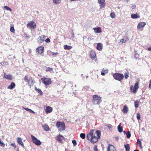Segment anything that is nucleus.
<instances>
[{"instance_id":"nucleus-50","label":"nucleus","mask_w":151,"mask_h":151,"mask_svg":"<svg viewBox=\"0 0 151 151\" xmlns=\"http://www.w3.org/2000/svg\"><path fill=\"white\" fill-rule=\"evenodd\" d=\"M149 88L151 89V79L150 81V83L149 86Z\"/></svg>"},{"instance_id":"nucleus-27","label":"nucleus","mask_w":151,"mask_h":151,"mask_svg":"<svg viewBox=\"0 0 151 151\" xmlns=\"http://www.w3.org/2000/svg\"><path fill=\"white\" fill-rule=\"evenodd\" d=\"M128 108L126 106H124L122 110V112L124 114L127 113L128 112Z\"/></svg>"},{"instance_id":"nucleus-51","label":"nucleus","mask_w":151,"mask_h":151,"mask_svg":"<svg viewBox=\"0 0 151 151\" xmlns=\"http://www.w3.org/2000/svg\"><path fill=\"white\" fill-rule=\"evenodd\" d=\"M136 8V5L134 4L132 6V9H134Z\"/></svg>"},{"instance_id":"nucleus-42","label":"nucleus","mask_w":151,"mask_h":151,"mask_svg":"<svg viewBox=\"0 0 151 151\" xmlns=\"http://www.w3.org/2000/svg\"><path fill=\"white\" fill-rule=\"evenodd\" d=\"M139 56V55L138 54L136 51H135L134 57L135 58H137Z\"/></svg>"},{"instance_id":"nucleus-10","label":"nucleus","mask_w":151,"mask_h":151,"mask_svg":"<svg viewBox=\"0 0 151 151\" xmlns=\"http://www.w3.org/2000/svg\"><path fill=\"white\" fill-rule=\"evenodd\" d=\"M44 47L42 46H40L36 48V52L37 54H41L44 52Z\"/></svg>"},{"instance_id":"nucleus-21","label":"nucleus","mask_w":151,"mask_h":151,"mask_svg":"<svg viewBox=\"0 0 151 151\" xmlns=\"http://www.w3.org/2000/svg\"><path fill=\"white\" fill-rule=\"evenodd\" d=\"M128 40V39L126 37H124L122 39L120 42V44H122L126 42Z\"/></svg>"},{"instance_id":"nucleus-29","label":"nucleus","mask_w":151,"mask_h":151,"mask_svg":"<svg viewBox=\"0 0 151 151\" xmlns=\"http://www.w3.org/2000/svg\"><path fill=\"white\" fill-rule=\"evenodd\" d=\"M124 146L125 148L126 151H129L130 150V148L129 144L124 145Z\"/></svg>"},{"instance_id":"nucleus-48","label":"nucleus","mask_w":151,"mask_h":151,"mask_svg":"<svg viewBox=\"0 0 151 151\" xmlns=\"http://www.w3.org/2000/svg\"><path fill=\"white\" fill-rule=\"evenodd\" d=\"M45 41L46 42H47V43L50 42V39L48 38H47L45 40Z\"/></svg>"},{"instance_id":"nucleus-34","label":"nucleus","mask_w":151,"mask_h":151,"mask_svg":"<svg viewBox=\"0 0 151 151\" xmlns=\"http://www.w3.org/2000/svg\"><path fill=\"white\" fill-rule=\"evenodd\" d=\"M137 143L139 145V146L140 148H142V142L139 139H138L137 140Z\"/></svg>"},{"instance_id":"nucleus-45","label":"nucleus","mask_w":151,"mask_h":151,"mask_svg":"<svg viewBox=\"0 0 151 151\" xmlns=\"http://www.w3.org/2000/svg\"><path fill=\"white\" fill-rule=\"evenodd\" d=\"M72 142L73 144V146H75L77 145V143L76 141L75 140H73L72 141Z\"/></svg>"},{"instance_id":"nucleus-2","label":"nucleus","mask_w":151,"mask_h":151,"mask_svg":"<svg viewBox=\"0 0 151 151\" xmlns=\"http://www.w3.org/2000/svg\"><path fill=\"white\" fill-rule=\"evenodd\" d=\"M91 100L93 104L99 105L102 101V98L98 95H94L93 96Z\"/></svg>"},{"instance_id":"nucleus-15","label":"nucleus","mask_w":151,"mask_h":151,"mask_svg":"<svg viewBox=\"0 0 151 151\" xmlns=\"http://www.w3.org/2000/svg\"><path fill=\"white\" fill-rule=\"evenodd\" d=\"M52 111V107L49 106H47L45 109V112L47 114L50 113Z\"/></svg>"},{"instance_id":"nucleus-7","label":"nucleus","mask_w":151,"mask_h":151,"mask_svg":"<svg viewBox=\"0 0 151 151\" xmlns=\"http://www.w3.org/2000/svg\"><path fill=\"white\" fill-rule=\"evenodd\" d=\"M24 80L30 86H33V82L32 79L31 78L30 79L27 75H26L24 76Z\"/></svg>"},{"instance_id":"nucleus-1","label":"nucleus","mask_w":151,"mask_h":151,"mask_svg":"<svg viewBox=\"0 0 151 151\" xmlns=\"http://www.w3.org/2000/svg\"><path fill=\"white\" fill-rule=\"evenodd\" d=\"M94 130L91 129L89 133L86 136V138L88 140H90V142L94 143L98 141V139L100 138L101 132L99 130L96 131L95 133H94Z\"/></svg>"},{"instance_id":"nucleus-43","label":"nucleus","mask_w":151,"mask_h":151,"mask_svg":"<svg viewBox=\"0 0 151 151\" xmlns=\"http://www.w3.org/2000/svg\"><path fill=\"white\" fill-rule=\"evenodd\" d=\"M137 118L138 120H139L140 119V114L139 113H137Z\"/></svg>"},{"instance_id":"nucleus-19","label":"nucleus","mask_w":151,"mask_h":151,"mask_svg":"<svg viewBox=\"0 0 151 151\" xmlns=\"http://www.w3.org/2000/svg\"><path fill=\"white\" fill-rule=\"evenodd\" d=\"M46 36L43 35L39 37V39L38 40V42L39 43H42L45 40V38L46 37Z\"/></svg>"},{"instance_id":"nucleus-5","label":"nucleus","mask_w":151,"mask_h":151,"mask_svg":"<svg viewBox=\"0 0 151 151\" xmlns=\"http://www.w3.org/2000/svg\"><path fill=\"white\" fill-rule=\"evenodd\" d=\"M114 79L119 81H121L122 80L124 77V76L121 73H116L113 75Z\"/></svg>"},{"instance_id":"nucleus-9","label":"nucleus","mask_w":151,"mask_h":151,"mask_svg":"<svg viewBox=\"0 0 151 151\" xmlns=\"http://www.w3.org/2000/svg\"><path fill=\"white\" fill-rule=\"evenodd\" d=\"M31 136L32 139V141L34 143L37 145H40L41 144V142L40 140L37 139L34 136L31 134Z\"/></svg>"},{"instance_id":"nucleus-40","label":"nucleus","mask_w":151,"mask_h":151,"mask_svg":"<svg viewBox=\"0 0 151 151\" xmlns=\"http://www.w3.org/2000/svg\"><path fill=\"white\" fill-rule=\"evenodd\" d=\"M80 136L82 139H84L85 138V134L84 133H81L80 134Z\"/></svg>"},{"instance_id":"nucleus-4","label":"nucleus","mask_w":151,"mask_h":151,"mask_svg":"<svg viewBox=\"0 0 151 151\" xmlns=\"http://www.w3.org/2000/svg\"><path fill=\"white\" fill-rule=\"evenodd\" d=\"M139 87V84L138 82H137L134 86H131L130 88V92L132 93H136Z\"/></svg>"},{"instance_id":"nucleus-31","label":"nucleus","mask_w":151,"mask_h":151,"mask_svg":"<svg viewBox=\"0 0 151 151\" xmlns=\"http://www.w3.org/2000/svg\"><path fill=\"white\" fill-rule=\"evenodd\" d=\"M64 49L65 50H70L72 48L71 46H68L67 45H64Z\"/></svg>"},{"instance_id":"nucleus-54","label":"nucleus","mask_w":151,"mask_h":151,"mask_svg":"<svg viewBox=\"0 0 151 151\" xmlns=\"http://www.w3.org/2000/svg\"><path fill=\"white\" fill-rule=\"evenodd\" d=\"M74 34H73L72 35V37H73V38L74 37Z\"/></svg>"},{"instance_id":"nucleus-20","label":"nucleus","mask_w":151,"mask_h":151,"mask_svg":"<svg viewBox=\"0 0 151 151\" xmlns=\"http://www.w3.org/2000/svg\"><path fill=\"white\" fill-rule=\"evenodd\" d=\"M64 138L63 136L60 134H59L57 136V140L60 143H62V139Z\"/></svg>"},{"instance_id":"nucleus-22","label":"nucleus","mask_w":151,"mask_h":151,"mask_svg":"<svg viewBox=\"0 0 151 151\" xmlns=\"http://www.w3.org/2000/svg\"><path fill=\"white\" fill-rule=\"evenodd\" d=\"M16 86L15 84L13 82H12L10 85L7 88L9 89H12L14 88Z\"/></svg>"},{"instance_id":"nucleus-8","label":"nucleus","mask_w":151,"mask_h":151,"mask_svg":"<svg viewBox=\"0 0 151 151\" xmlns=\"http://www.w3.org/2000/svg\"><path fill=\"white\" fill-rule=\"evenodd\" d=\"M42 83L46 86L52 83L51 80L49 78H42L41 79Z\"/></svg>"},{"instance_id":"nucleus-35","label":"nucleus","mask_w":151,"mask_h":151,"mask_svg":"<svg viewBox=\"0 0 151 151\" xmlns=\"http://www.w3.org/2000/svg\"><path fill=\"white\" fill-rule=\"evenodd\" d=\"M45 70L47 72L50 71L52 72L53 70V69L50 67H48L46 68Z\"/></svg>"},{"instance_id":"nucleus-25","label":"nucleus","mask_w":151,"mask_h":151,"mask_svg":"<svg viewBox=\"0 0 151 151\" xmlns=\"http://www.w3.org/2000/svg\"><path fill=\"white\" fill-rule=\"evenodd\" d=\"M108 72V70L107 69L103 68L101 73V75L102 76H104Z\"/></svg>"},{"instance_id":"nucleus-57","label":"nucleus","mask_w":151,"mask_h":151,"mask_svg":"<svg viewBox=\"0 0 151 151\" xmlns=\"http://www.w3.org/2000/svg\"><path fill=\"white\" fill-rule=\"evenodd\" d=\"M127 2H128L129 1V0H126Z\"/></svg>"},{"instance_id":"nucleus-18","label":"nucleus","mask_w":151,"mask_h":151,"mask_svg":"<svg viewBox=\"0 0 151 151\" xmlns=\"http://www.w3.org/2000/svg\"><path fill=\"white\" fill-rule=\"evenodd\" d=\"M93 29L96 33H100L101 32V29L100 27H97L96 28H93Z\"/></svg>"},{"instance_id":"nucleus-46","label":"nucleus","mask_w":151,"mask_h":151,"mask_svg":"<svg viewBox=\"0 0 151 151\" xmlns=\"http://www.w3.org/2000/svg\"><path fill=\"white\" fill-rule=\"evenodd\" d=\"M10 145L11 146H13L15 149L17 147L16 145H15L14 143H12Z\"/></svg>"},{"instance_id":"nucleus-36","label":"nucleus","mask_w":151,"mask_h":151,"mask_svg":"<svg viewBox=\"0 0 151 151\" xmlns=\"http://www.w3.org/2000/svg\"><path fill=\"white\" fill-rule=\"evenodd\" d=\"M23 108L24 109H25V110L27 111H29L30 112H32V113H35V112L33 111H32L31 109H29L28 108H25L24 107H23Z\"/></svg>"},{"instance_id":"nucleus-58","label":"nucleus","mask_w":151,"mask_h":151,"mask_svg":"<svg viewBox=\"0 0 151 151\" xmlns=\"http://www.w3.org/2000/svg\"><path fill=\"white\" fill-rule=\"evenodd\" d=\"M84 37L86 38V37H84Z\"/></svg>"},{"instance_id":"nucleus-56","label":"nucleus","mask_w":151,"mask_h":151,"mask_svg":"<svg viewBox=\"0 0 151 151\" xmlns=\"http://www.w3.org/2000/svg\"><path fill=\"white\" fill-rule=\"evenodd\" d=\"M134 151H139L138 150H135Z\"/></svg>"},{"instance_id":"nucleus-17","label":"nucleus","mask_w":151,"mask_h":151,"mask_svg":"<svg viewBox=\"0 0 151 151\" xmlns=\"http://www.w3.org/2000/svg\"><path fill=\"white\" fill-rule=\"evenodd\" d=\"M17 143L21 145L22 147H24V146L22 142V139L20 137H18L17 138Z\"/></svg>"},{"instance_id":"nucleus-32","label":"nucleus","mask_w":151,"mask_h":151,"mask_svg":"<svg viewBox=\"0 0 151 151\" xmlns=\"http://www.w3.org/2000/svg\"><path fill=\"white\" fill-rule=\"evenodd\" d=\"M139 101L138 100H136L134 102L135 107L137 108L138 107L139 105Z\"/></svg>"},{"instance_id":"nucleus-33","label":"nucleus","mask_w":151,"mask_h":151,"mask_svg":"<svg viewBox=\"0 0 151 151\" xmlns=\"http://www.w3.org/2000/svg\"><path fill=\"white\" fill-rule=\"evenodd\" d=\"M61 0H53V2L54 4H60Z\"/></svg>"},{"instance_id":"nucleus-59","label":"nucleus","mask_w":151,"mask_h":151,"mask_svg":"<svg viewBox=\"0 0 151 151\" xmlns=\"http://www.w3.org/2000/svg\"><path fill=\"white\" fill-rule=\"evenodd\" d=\"M0 141H1V139H0Z\"/></svg>"},{"instance_id":"nucleus-52","label":"nucleus","mask_w":151,"mask_h":151,"mask_svg":"<svg viewBox=\"0 0 151 151\" xmlns=\"http://www.w3.org/2000/svg\"><path fill=\"white\" fill-rule=\"evenodd\" d=\"M147 50L151 52V47H148L147 48Z\"/></svg>"},{"instance_id":"nucleus-23","label":"nucleus","mask_w":151,"mask_h":151,"mask_svg":"<svg viewBox=\"0 0 151 151\" xmlns=\"http://www.w3.org/2000/svg\"><path fill=\"white\" fill-rule=\"evenodd\" d=\"M131 17L132 19H137L140 17V16L139 14H132L131 15Z\"/></svg>"},{"instance_id":"nucleus-55","label":"nucleus","mask_w":151,"mask_h":151,"mask_svg":"<svg viewBox=\"0 0 151 151\" xmlns=\"http://www.w3.org/2000/svg\"><path fill=\"white\" fill-rule=\"evenodd\" d=\"M16 151H19V148H18Z\"/></svg>"},{"instance_id":"nucleus-13","label":"nucleus","mask_w":151,"mask_h":151,"mask_svg":"<svg viewBox=\"0 0 151 151\" xmlns=\"http://www.w3.org/2000/svg\"><path fill=\"white\" fill-rule=\"evenodd\" d=\"M98 3L99 4L100 8L102 9L104 8L105 6V0H98Z\"/></svg>"},{"instance_id":"nucleus-41","label":"nucleus","mask_w":151,"mask_h":151,"mask_svg":"<svg viewBox=\"0 0 151 151\" xmlns=\"http://www.w3.org/2000/svg\"><path fill=\"white\" fill-rule=\"evenodd\" d=\"M110 16L112 18H114L116 16L115 14L114 13H111L110 14Z\"/></svg>"},{"instance_id":"nucleus-16","label":"nucleus","mask_w":151,"mask_h":151,"mask_svg":"<svg viewBox=\"0 0 151 151\" xmlns=\"http://www.w3.org/2000/svg\"><path fill=\"white\" fill-rule=\"evenodd\" d=\"M3 78H4L9 80H11L12 79V75L10 74L6 75L5 73L4 74Z\"/></svg>"},{"instance_id":"nucleus-24","label":"nucleus","mask_w":151,"mask_h":151,"mask_svg":"<svg viewBox=\"0 0 151 151\" xmlns=\"http://www.w3.org/2000/svg\"><path fill=\"white\" fill-rule=\"evenodd\" d=\"M42 126L44 130L45 131H49L50 130L48 126L45 124L44 125H42Z\"/></svg>"},{"instance_id":"nucleus-11","label":"nucleus","mask_w":151,"mask_h":151,"mask_svg":"<svg viewBox=\"0 0 151 151\" xmlns=\"http://www.w3.org/2000/svg\"><path fill=\"white\" fill-rule=\"evenodd\" d=\"M90 58L93 60H95L96 58V55L95 51L91 50L89 52Z\"/></svg>"},{"instance_id":"nucleus-39","label":"nucleus","mask_w":151,"mask_h":151,"mask_svg":"<svg viewBox=\"0 0 151 151\" xmlns=\"http://www.w3.org/2000/svg\"><path fill=\"white\" fill-rule=\"evenodd\" d=\"M127 138H129L131 137V134L129 131L127 132Z\"/></svg>"},{"instance_id":"nucleus-14","label":"nucleus","mask_w":151,"mask_h":151,"mask_svg":"<svg viewBox=\"0 0 151 151\" xmlns=\"http://www.w3.org/2000/svg\"><path fill=\"white\" fill-rule=\"evenodd\" d=\"M107 151H116L115 148L113 145H109L107 148Z\"/></svg>"},{"instance_id":"nucleus-38","label":"nucleus","mask_w":151,"mask_h":151,"mask_svg":"<svg viewBox=\"0 0 151 151\" xmlns=\"http://www.w3.org/2000/svg\"><path fill=\"white\" fill-rule=\"evenodd\" d=\"M10 31L12 32L13 33H14L15 32V30L13 27H11L10 29Z\"/></svg>"},{"instance_id":"nucleus-3","label":"nucleus","mask_w":151,"mask_h":151,"mask_svg":"<svg viewBox=\"0 0 151 151\" xmlns=\"http://www.w3.org/2000/svg\"><path fill=\"white\" fill-rule=\"evenodd\" d=\"M56 126L58 129L59 132L63 131L65 128V124L63 122L60 121L57 122Z\"/></svg>"},{"instance_id":"nucleus-26","label":"nucleus","mask_w":151,"mask_h":151,"mask_svg":"<svg viewBox=\"0 0 151 151\" xmlns=\"http://www.w3.org/2000/svg\"><path fill=\"white\" fill-rule=\"evenodd\" d=\"M96 49L99 51H100L102 49V45L101 43H98L97 44Z\"/></svg>"},{"instance_id":"nucleus-12","label":"nucleus","mask_w":151,"mask_h":151,"mask_svg":"<svg viewBox=\"0 0 151 151\" xmlns=\"http://www.w3.org/2000/svg\"><path fill=\"white\" fill-rule=\"evenodd\" d=\"M146 24L145 22H139L138 24L137 28L138 29L142 30L143 29L144 27Z\"/></svg>"},{"instance_id":"nucleus-30","label":"nucleus","mask_w":151,"mask_h":151,"mask_svg":"<svg viewBox=\"0 0 151 151\" xmlns=\"http://www.w3.org/2000/svg\"><path fill=\"white\" fill-rule=\"evenodd\" d=\"M121 125V124L120 123L118 126V130L119 132H122V127H120Z\"/></svg>"},{"instance_id":"nucleus-37","label":"nucleus","mask_w":151,"mask_h":151,"mask_svg":"<svg viewBox=\"0 0 151 151\" xmlns=\"http://www.w3.org/2000/svg\"><path fill=\"white\" fill-rule=\"evenodd\" d=\"M124 77L125 79H127L129 77V73L128 72H127L124 73Z\"/></svg>"},{"instance_id":"nucleus-6","label":"nucleus","mask_w":151,"mask_h":151,"mask_svg":"<svg viewBox=\"0 0 151 151\" xmlns=\"http://www.w3.org/2000/svg\"><path fill=\"white\" fill-rule=\"evenodd\" d=\"M27 27L29 28L30 29H35L36 28V24L33 20L28 22L27 25Z\"/></svg>"},{"instance_id":"nucleus-53","label":"nucleus","mask_w":151,"mask_h":151,"mask_svg":"<svg viewBox=\"0 0 151 151\" xmlns=\"http://www.w3.org/2000/svg\"><path fill=\"white\" fill-rule=\"evenodd\" d=\"M107 127L109 128L111 127V125L110 124H109L108 125H107Z\"/></svg>"},{"instance_id":"nucleus-44","label":"nucleus","mask_w":151,"mask_h":151,"mask_svg":"<svg viewBox=\"0 0 151 151\" xmlns=\"http://www.w3.org/2000/svg\"><path fill=\"white\" fill-rule=\"evenodd\" d=\"M4 8H5L7 10H9L10 11H12L11 9L9 7L7 6H5L4 7Z\"/></svg>"},{"instance_id":"nucleus-47","label":"nucleus","mask_w":151,"mask_h":151,"mask_svg":"<svg viewBox=\"0 0 151 151\" xmlns=\"http://www.w3.org/2000/svg\"><path fill=\"white\" fill-rule=\"evenodd\" d=\"M0 145L1 146H5V144L4 143L2 142L1 140L0 141Z\"/></svg>"},{"instance_id":"nucleus-49","label":"nucleus","mask_w":151,"mask_h":151,"mask_svg":"<svg viewBox=\"0 0 151 151\" xmlns=\"http://www.w3.org/2000/svg\"><path fill=\"white\" fill-rule=\"evenodd\" d=\"M52 54L53 55H57L58 53L57 52H52Z\"/></svg>"},{"instance_id":"nucleus-28","label":"nucleus","mask_w":151,"mask_h":151,"mask_svg":"<svg viewBox=\"0 0 151 151\" xmlns=\"http://www.w3.org/2000/svg\"><path fill=\"white\" fill-rule=\"evenodd\" d=\"M35 90L37 91L40 95H42L43 94V93L41 91V90L40 88H35Z\"/></svg>"}]
</instances>
